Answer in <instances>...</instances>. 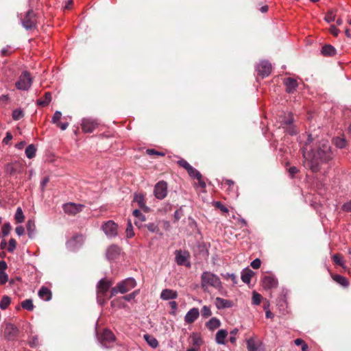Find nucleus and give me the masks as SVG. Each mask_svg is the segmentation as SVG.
Wrapping results in <instances>:
<instances>
[{
  "instance_id": "f257e3e1",
  "label": "nucleus",
  "mask_w": 351,
  "mask_h": 351,
  "mask_svg": "<svg viewBox=\"0 0 351 351\" xmlns=\"http://www.w3.org/2000/svg\"><path fill=\"white\" fill-rule=\"evenodd\" d=\"M334 157L330 145L327 140H322L317 152L311 149L309 152H304V166L313 172L319 171L320 163H327Z\"/></svg>"
},
{
  "instance_id": "f03ea898",
  "label": "nucleus",
  "mask_w": 351,
  "mask_h": 351,
  "mask_svg": "<svg viewBox=\"0 0 351 351\" xmlns=\"http://www.w3.org/2000/svg\"><path fill=\"white\" fill-rule=\"evenodd\" d=\"M113 284L112 280L101 278L97 284V303L103 306L107 301L106 295L110 288Z\"/></svg>"
},
{
  "instance_id": "7ed1b4c3",
  "label": "nucleus",
  "mask_w": 351,
  "mask_h": 351,
  "mask_svg": "<svg viewBox=\"0 0 351 351\" xmlns=\"http://www.w3.org/2000/svg\"><path fill=\"white\" fill-rule=\"evenodd\" d=\"M201 287L206 291L209 287L220 289L222 287L220 278L215 274L204 271L201 275Z\"/></svg>"
},
{
  "instance_id": "20e7f679",
  "label": "nucleus",
  "mask_w": 351,
  "mask_h": 351,
  "mask_svg": "<svg viewBox=\"0 0 351 351\" xmlns=\"http://www.w3.org/2000/svg\"><path fill=\"white\" fill-rule=\"evenodd\" d=\"M136 285V280L133 278H128L118 282L115 287L111 288L110 294L108 299L112 298L119 293H125L132 289L134 288Z\"/></svg>"
},
{
  "instance_id": "39448f33",
  "label": "nucleus",
  "mask_w": 351,
  "mask_h": 351,
  "mask_svg": "<svg viewBox=\"0 0 351 351\" xmlns=\"http://www.w3.org/2000/svg\"><path fill=\"white\" fill-rule=\"evenodd\" d=\"M33 83V78L27 71H24L20 75L15 83V86L20 90H28Z\"/></svg>"
},
{
  "instance_id": "423d86ee",
  "label": "nucleus",
  "mask_w": 351,
  "mask_h": 351,
  "mask_svg": "<svg viewBox=\"0 0 351 351\" xmlns=\"http://www.w3.org/2000/svg\"><path fill=\"white\" fill-rule=\"evenodd\" d=\"M23 27L27 30L36 29L37 26L36 14L32 9L28 10L24 17L21 19Z\"/></svg>"
},
{
  "instance_id": "0eeeda50",
  "label": "nucleus",
  "mask_w": 351,
  "mask_h": 351,
  "mask_svg": "<svg viewBox=\"0 0 351 351\" xmlns=\"http://www.w3.org/2000/svg\"><path fill=\"white\" fill-rule=\"evenodd\" d=\"M101 229L108 238H114L118 234V225L112 220L104 222Z\"/></svg>"
},
{
  "instance_id": "6e6552de",
  "label": "nucleus",
  "mask_w": 351,
  "mask_h": 351,
  "mask_svg": "<svg viewBox=\"0 0 351 351\" xmlns=\"http://www.w3.org/2000/svg\"><path fill=\"white\" fill-rule=\"evenodd\" d=\"M99 125V122L97 119L88 117L84 118L82 120V129L84 132L91 133L93 132Z\"/></svg>"
},
{
  "instance_id": "1a4fd4ad",
  "label": "nucleus",
  "mask_w": 351,
  "mask_h": 351,
  "mask_svg": "<svg viewBox=\"0 0 351 351\" xmlns=\"http://www.w3.org/2000/svg\"><path fill=\"white\" fill-rule=\"evenodd\" d=\"M258 75L265 78L270 75L271 72V64L267 60H262L256 66Z\"/></svg>"
},
{
  "instance_id": "9d476101",
  "label": "nucleus",
  "mask_w": 351,
  "mask_h": 351,
  "mask_svg": "<svg viewBox=\"0 0 351 351\" xmlns=\"http://www.w3.org/2000/svg\"><path fill=\"white\" fill-rule=\"evenodd\" d=\"M85 207L84 204L69 202L63 204L64 212L70 215H75L82 211Z\"/></svg>"
},
{
  "instance_id": "9b49d317",
  "label": "nucleus",
  "mask_w": 351,
  "mask_h": 351,
  "mask_svg": "<svg viewBox=\"0 0 351 351\" xmlns=\"http://www.w3.org/2000/svg\"><path fill=\"white\" fill-rule=\"evenodd\" d=\"M167 184L165 181L158 182L154 186V193L156 199H163L167 195Z\"/></svg>"
},
{
  "instance_id": "f8f14e48",
  "label": "nucleus",
  "mask_w": 351,
  "mask_h": 351,
  "mask_svg": "<svg viewBox=\"0 0 351 351\" xmlns=\"http://www.w3.org/2000/svg\"><path fill=\"white\" fill-rule=\"evenodd\" d=\"M19 333L18 328L13 324L8 323L6 324L4 336L8 340H13L15 339Z\"/></svg>"
},
{
  "instance_id": "ddd939ff",
  "label": "nucleus",
  "mask_w": 351,
  "mask_h": 351,
  "mask_svg": "<svg viewBox=\"0 0 351 351\" xmlns=\"http://www.w3.org/2000/svg\"><path fill=\"white\" fill-rule=\"evenodd\" d=\"M262 283L265 289H272L277 287L278 280L274 276H265L262 280Z\"/></svg>"
},
{
  "instance_id": "4468645a",
  "label": "nucleus",
  "mask_w": 351,
  "mask_h": 351,
  "mask_svg": "<svg viewBox=\"0 0 351 351\" xmlns=\"http://www.w3.org/2000/svg\"><path fill=\"white\" fill-rule=\"evenodd\" d=\"M293 123V114L291 113H289L288 117L283 121V125H285V128L287 133L292 136L295 135L297 134V130L295 128V125Z\"/></svg>"
},
{
  "instance_id": "2eb2a0df",
  "label": "nucleus",
  "mask_w": 351,
  "mask_h": 351,
  "mask_svg": "<svg viewBox=\"0 0 351 351\" xmlns=\"http://www.w3.org/2000/svg\"><path fill=\"white\" fill-rule=\"evenodd\" d=\"M189 254L182 252L181 250L176 252V261L178 265H186L190 267L191 264L188 262Z\"/></svg>"
},
{
  "instance_id": "dca6fc26",
  "label": "nucleus",
  "mask_w": 351,
  "mask_h": 351,
  "mask_svg": "<svg viewBox=\"0 0 351 351\" xmlns=\"http://www.w3.org/2000/svg\"><path fill=\"white\" fill-rule=\"evenodd\" d=\"M100 339L101 343L106 346L107 343H110L115 341V336L110 330L105 329L101 335Z\"/></svg>"
},
{
  "instance_id": "f3484780",
  "label": "nucleus",
  "mask_w": 351,
  "mask_h": 351,
  "mask_svg": "<svg viewBox=\"0 0 351 351\" xmlns=\"http://www.w3.org/2000/svg\"><path fill=\"white\" fill-rule=\"evenodd\" d=\"M199 315V309L197 308H192L185 315L184 321L186 324H192L198 318Z\"/></svg>"
},
{
  "instance_id": "a211bd4d",
  "label": "nucleus",
  "mask_w": 351,
  "mask_h": 351,
  "mask_svg": "<svg viewBox=\"0 0 351 351\" xmlns=\"http://www.w3.org/2000/svg\"><path fill=\"white\" fill-rule=\"evenodd\" d=\"M246 344L248 351H265L263 344L252 338L247 339Z\"/></svg>"
},
{
  "instance_id": "6ab92c4d",
  "label": "nucleus",
  "mask_w": 351,
  "mask_h": 351,
  "mask_svg": "<svg viewBox=\"0 0 351 351\" xmlns=\"http://www.w3.org/2000/svg\"><path fill=\"white\" fill-rule=\"evenodd\" d=\"M178 295V294L176 291L170 289H165L161 291L160 298L162 300H170L176 299Z\"/></svg>"
},
{
  "instance_id": "aec40b11",
  "label": "nucleus",
  "mask_w": 351,
  "mask_h": 351,
  "mask_svg": "<svg viewBox=\"0 0 351 351\" xmlns=\"http://www.w3.org/2000/svg\"><path fill=\"white\" fill-rule=\"evenodd\" d=\"M284 84L286 86V91L288 93H293L295 91L298 83L296 80L292 77H288L284 80Z\"/></svg>"
},
{
  "instance_id": "412c9836",
  "label": "nucleus",
  "mask_w": 351,
  "mask_h": 351,
  "mask_svg": "<svg viewBox=\"0 0 351 351\" xmlns=\"http://www.w3.org/2000/svg\"><path fill=\"white\" fill-rule=\"evenodd\" d=\"M121 249L118 245H112L107 249L106 257L109 260H113L119 255Z\"/></svg>"
},
{
  "instance_id": "4be33fe9",
  "label": "nucleus",
  "mask_w": 351,
  "mask_h": 351,
  "mask_svg": "<svg viewBox=\"0 0 351 351\" xmlns=\"http://www.w3.org/2000/svg\"><path fill=\"white\" fill-rule=\"evenodd\" d=\"M39 298L45 301H49L51 299V291L46 287H42L38 291Z\"/></svg>"
},
{
  "instance_id": "5701e85b",
  "label": "nucleus",
  "mask_w": 351,
  "mask_h": 351,
  "mask_svg": "<svg viewBox=\"0 0 351 351\" xmlns=\"http://www.w3.org/2000/svg\"><path fill=\"white\" fill-rule=\"evenodd\" d=\"M215 304L218 309H221L230 308L232 305V302L230 300L218 297L215 300Z\"/></svg>"
},
{
  "instance_id": "b1692460",
  "label": "nucleus",
  "mask_w": 351,
  "mask_h": 351,
  "mask_svg": "<svg viewBox=\"0 0 351 351\" xmlns=\"http://www.w3.org/2000/svg\"><path fill=\"white\" fill-rule=\"evenodd\" d=\"M134 202L137 203L138 206L145 210H148V208L145 205V196L142 193H136L134 195V200H133Z\"/></svg>"
},
{
  "instance_id": "393cba45",
  "label": "nucleus",
  "mask_w": 351,
  "mask_h": 351,
  "mask_svg": "<svg viewBox=\"0 0 351 351\" xmlns=\"http://www.w3.org/2000/svg\"><path fill=\"white\" fill-rule=\"evenodd\" d=\"M227 336L228 331L225 329H221L216 334L215 341L218 344L224 345Z\"/></svg>"
},
{
  "instance_id": "a878e982",
  "label": "nucleus",
  "mask_w": 351,
  "mask_h": 351,
  "mask_svg": "<svg viewBox=\"0 0 351 351\" xmlns=\"http://www.w3.org/2000/svg\"><path fill=\"white\" fill-rule=\"evenodd\" d=\"M332 278L335 282L340 285L344 288H346L349 286V281L348 278L346 277L341 276L339 274H332Z\"/></svg>"
},
{
  "instance_id": "bb28decb",
  "label": "nucleus",
  "mask_w": 351,
  "mask_h": 351,
  "mask_svg": "<svg viewBox=\"0 0 351 351\" xmlns=\"http://www.w3.org/2000/svg\"><path fill=\"white\" fill-rule=\"evenodd\" d=\"M51 101V94L50 92H46L43 97L37 100L36 104L39 106H47Z\"/></svg>"
},
{
  "instance_id": "cd10ccee",
  "label": "nucleus",
  "mask_w": 351,
  "mask_h": 351,
  "mask_svg": "<svg viewBox=\"0 0 351 351\" xmlns=\"http://www.w3.org/2000/svg\"><path fill=\"white\" fill-rule=\"evenodd\" d=\"M321 53L324 56H333L336 54V49L331 45H325L322 47Z\"/></svg>"
},
{
  "instance_id": "c85d7f7f",
  "label": "nucleus",
  "mask_w": 351,
  "mask_h": 351,
  "mask_svg": "<svg viewBox=\"0 0 351 351\" xmlns=\"http://www.w3.org/2000/svg\"><path fill=\"white\" fill-rule=\"evenodd\" d=\"M206 326L210 330L213 331L221 326V322L216 317H212L206 322Z\"/></svg>"
},
{
  "instance_id": "c756f323",
  "label": "nucleus",
  "mask_w": 351,
  "mask_h": 351,
  "mask_svg": "<svg viewBox=\"0 0 351 351\" xmlns=\"http://www.w3.org/2000/svg\"><path fill=\"white\" fill-rule=\"evenodd\" d=\"M254 274V273L251 269H246L243 270L241 277L242 281L246 284H249Z\"/></svg>"
},
{
  "instance_id": "7c9ffc66",
  "label": "nucleus",
  "mask_w": 351,
  "mask_h": 351,
  "mask_svg": "<svg viewBox=\"0 0 351 351\" xmlns=\"http://www.w3.org/2000/svg\"><path fill=\"white\" fill-rule=\"evenodd\" d=\"M333 144L339 149H343L346 147L347 141L345 138L337 136L332 139Z\"/></svg>"
},
{
  "instance_id": "2f4dec72",
  "label": "nucleus",
  "mask_w": 351,
  "mask_h": 351,
  "mask_svg": "<svg viewBox=\"0 0 351 351\" xmlns=\"http://www.w3.org/2000/svg\"><path fill=\"white\" fill-rule=\"evenodd\" d=\"M332 259L335 264L338 265L342 267L343 269H346V266L345 265V262L343 261V256L339 254H335L332 256Z\"/></svg>"
},
{
  "instance_id": "473e14b6",
  "label": "nucleus",
  "mask_w": 351,
  "mask_h": 351,
  "mask_svg": "<svg viewBox=\"0 0 351 351\" xmlns=\"http://www.w3.org/2000/svg\"><path fill=\"white\" fill-rule=\"evenodd\" d=\"M25 152L27 158L32 159L36 156V148L34 145L30 144L26 147Z\"/></svg>"
},
{
  "instance_id": "72a5a7b5",
  "label": "nucleus",
  "mask_w": 351,
  "mask_h": 351,
  "mask_svg": "<svg viewBox=\"0 0 351 351\" xmlns=\"http://www.w3.org/2000/svg\"><path fill=\"white\" fill-rule=\"evenodd\" d=\"M27 230L28 232V235L30 238H32L34 236L35 230H36V226L34 220L29 219L26 224Z\"/></svg>"
},
{
  "instance_id": "f704fd0d",
  "label": "nucleus",
  "mask_w": 351,
  "mask_h": 351,
  "mask_svg": "<svg viewBox=\"0 0 351 351\" xmlns=\"http://www.w3.org/2000/svg\"><path fill=\"white\" fill-rule=\"evenodd\" d=\"M144 338L147 343L153 348H156L158 346L157 339L149 335H145Z\"/></svg>"
},
{
  "instance_id": "c9c22d12",
  "label": "nucleus",
  "mask_w": 351,
  "mask_h": 351,
  "mask_svg": "<svg viewBox=\"0 0 351 351\" xmlns=\"http://www.w3.org/2000/svg\"><path fill=\"white\" fill-rule=\"evenodd\" d=\"M21 306L23 308L26 309L29 311H32L34 308L33 301L31 299H27L21 302Z\"/></svg>"
},
{
  "instance_id": "e433bc0d",
  "label": "nucleus",
  "mask_w": 351,
  "mask_h": 351,
  "mask_svg": "<svg viewBox=\"0 0 351 351\" xmlns=\"http://www.w3.org/2000/svg\"><path fill=\"white\" fill-rule=\"evenodd\" d=\"M14 219L17 223H22L24 221L25 216L21 207L17 208L14 215Z\"/></svg>"
},
{
  "instance_id": "4c0bfd02",
  "label": "nucleus",
  "mask_w": 351,
  "mask_h": 351,
  "mask_svg": "<svg viewBox=\"0 0 351 351\" xmlns=\"http://www.w3.org/2000/svg\"><path fill=\"white\" fill-rule=\"evenodd\" d=\"M11 302V299L8 295H3L0 301V308L6 309Z\"/></svg>"
},
{
  "instance_id": "58836bf2",
  "label": "nucleus",
  "mask_w": 351,
  "mask_h": 351,
  "mask_svg": "<svg viewBox=\"0 0 351 351\" xmlns=\"http://www.w3.org/2000/svg\"><path fill=\"white\" fill-rule=\"evenodd\" d=\"M12 119L14 121H18L24 117V112L21 108L15 109L12 111Z\"/></svg>"
},
{
  "instance_id": "ea45409f",
  "label": "nucleus",
  "mask_w": 351,
  "mask_h": 351,
  "mask_svg": "<svg viewBox=\"0 0 351 351\" xmlns=\"http://www.w3.org/2000/svg\"><path fill=\"white\" fill-rule=\"evenodd\" d=\"M294 343L296 346H301L302 351H308V346L303 339L300 338L296 339Z\"/></svg>"
},
{
  "instance_id": "a19ab883",
  "label": "nucleus",
  "mask_w": 351,
  "mask_h": 351,
  "mask_svg": "<svg viewBox=\"0 0 351 351\" xmlns=\"http://www.w3.org/2000/svg\"><path fill=\"white\" fill-rule=\"evenodd\" d=\"M221 276L226 280H231L233 285H236L237 283V276L234 274H221Z\"/></svg>"
},
{
  "instance_id": "79ce46f5",
  "label": "nucleus",
  "mask_w": 351,
  "mask_h": 351,
  "mask_svg": "<svg viewBox=\"0 0 351 351\" xmlns=\"http://www.w3.org/2000/svg\"><path fill=\"white\" fill-rule=\"evenodd\" d=\"M187 173L192 178L194 179L199 178L201 177L200 172L193 167H191V169L187 171Z\"/></svg>"
},
{
  "instance_id": "37998d69",
  "label": "nucleus",
  "mask_w": 351,
  "mask_h": 351,
  "mask_svg": "<svg viewBox=\"0 0 351 351\" xmlns=\"http://www.w3.org/2000/svg\"><path fill=\"white\" fill-rule=\"evenodd\" d=\"M262 298H263L261 294L258 293L256 291H254L252 295V303L254 305H259Z\"/></svg>"
},
{
  "instance_id": "c03bdc74",
  "label": "nucleus",
  "mask_w": 351,
  "mask_h": 351,
  "mask_svg": "<svg viewBox=\"0 0 351 351\" xmlns=\"http://www.w3.org/2000/svg\"><path fill=\"white\" fill-rule=\"evenodd\" d=\"M125 232H126V236L128 238H132L134 236V230H133V226L132 225V223H131V221L129 220L128 222V226H127V228H126V230H125Z\"/></svg>"
},
{
  "instance_id": "a18cd8bd",
  "label": "nucleus",
  "mask_w": 351,
  "mask_h": 351,
  "mask_svg": "<svg viewBox=\"0 0 351 351\" xmlns=\"http://www.w3.org/2000/svg\"><path fill=\"white\" fill-rule=\"evenodd\" d=\"M110 304L112 308H121L123 307L121 298H119L112 300Z\"/></svg>"
},
{
  "instance_id": "49530a36",
  "label": "nucleus",
  "mask_w": 351,
  "mask_h": 351,
  "mask_svg": "<svg viewBox=\"0 0 351 351\" xmlns=\"http://www.w3.org/2000/svg\"><path fill=\"white\" fill-rule=\"evenodd\" d=\"M177 164L183 167L186 171L191 169L192 167L186 160L183 158H180L177 161Z\"/></svg>"
},
{
  "instance_id": "de8ad7c7",
  "label": "nucleus",
  "mask_w": 351,
  "mask_h": 351,
  "mask_svg": "<svg viewBox=\"0 0 351 351\" xmlns=\"http://www.w3.org/2000/svg\"><path fill=\"white\" fill-rule=\"evenodd\" d=\"M201 315L204 318L211 316L212 312L210 307L208 306H204L201 309Z\"/></svg>"
},
{
  "instance_id": "09e8293b",
  "label": "nucleus",
  "mask_w": 351,
  "mask_h": 351,
  "mask_svg": "<svg viewBox=\"0 0 351 351\" xmlns=\"http://www.w3.org/2000/svg\"><path fill=\"white\" fill-rule=\"evenodd\" d=\"M325 21L328 23H330L335 21V13L333 10H330L327 12L325 16Z\"/></svg>"
},
{
  "instance_id": "8fccbe9b",
  "label": "nucleus",
  "mask_w": 351,
  "mask_h": 351,
  "mask_svg": "<svg viewBox=\"0 0 351 351\" xmlns=\"http://www.w3.org/2000/svg\"><path fill=\"white\" fill-rule=\"evenodd\" d=\"M145 227L148 229L149 231L152 232H158L159 228L157 224L154 223H149L145 225Z\"/></svg>"
},
{
  "instance_id": "3c124183",
  "label": "nucleus",
  "mask_w": 351,
  "mask_h": 351,
  "mask_svg": "<svg viewBox=\"0 0 351 351\" xmlns=\"http://www.w3.org/2000/svg\"><path fill=\"white\" fill-rule=\"evenodd\" d=\"M146 153L149 156H164L165 155L164 152L156 151L154 149H147Z\"/></svg>"
},
{
  "instance_id": "603ef678",
  "label": "nucleus",
  "mask_w": 351,
  "mask_h": 351,
  "mask_svg": "<svg viewBox=\"0 0 351 351\" xmlns=\"http://www.w3.org/2000/svg\"><path fill=\"white\" fill-rule=\"evenodd\" d=\"M133 215L136 217L138 219H139L140 221H145V215L141 213V211L138 209H135L133 211Z\"/></svg>"
},
{
  "instance_id": "864d4df0",
  "label": "nucleus",
  "mask_w": 351,
  "mask_h": 351,
  "mask_svg": "<svg viewBox=\"0 0 351 351\" xmlns=\"http://www.w3.org/2000/svg\"><path fill=\"white\" fill-rule=\"evenodd\" d=\"M138 291H134L132 293H130L126 295L121 297L122 300H125L126 301H131L132 300H134L136 298V296L138 295Z\"/></svg>"
},
{
  "instance_id": "5fc2aeb1",
  "label": "nucleus",
  "mask_w": 351,
  "mask_h": 351,
  "mask_svg": "<svg viewBox=\"0 0 351 351\" xmlns=\"http://www.w3.org/2000/svg\"><path fill=\"white\" fill-rule=\"evenodd\" d=\"M215 206L216 208H219L223 213H228L229 212L228 208L223 204L221 202H215Z\"/></svg>"
},
{
  "instance_id": "6e6d98bb",
  "label": "nucleus",
  "mask_w": 351,
  "mask_h": 351,
  "mask_svg": "<svg viewBox=\"0 0 351 351\" xmlns=\"http://www.w3.org/2000/svg\"><path fill=\"white\" fill-rule=\"evenodd\" d=\"M11 230V226L9 223H5L3 225L1 228V232L3 236H7L9 234Z\"/></svg>"
},
{
  "instance_id": "4d7b16f0",
  "label": "nucleus",
  "mask_w": 351,
  "mask_h": 351,
  "mask_svg": "<svg viewBox=\"0 0 351 351\" xmlns=\"http://www.w3.org/2000/svg\"><path fill=\"white\" fill-rule=\"evenodd\" d=\"M16 247V241L14 239H10L9 241L8 251L9 252H13Z\"/></svg>"
},
{
  "instance_id": "13d9d810",
  "label": "nucleus",
  "mask_w": 351,
  "mask_h": 351,
  "mask_svg": "<svg viewBox=\"0 0 351 351\" xmlns=\"http://www.w3.org/2000/svg\"><path fill=\"white\" fill-rule=\"evenodd\" d=\"M313 138L311 134H308V138L305 142V145L304 147L302 148V153L304 154V152H305L306 153H308V152H307V149H308V146L313 141Z\"/></svg>"
},
{
  "instance_id": "bf43d9fd",
  "label": "nucleus",
  "mask_w": 351,
  "mask_h": 351,
  "mask_svg": "<svg viewBox=\"0 0 351 351\" xmlns=\"http://www.w3.org/2000/svg\"><path fill=\"white\" fill-rule=\"evenodd\" d=\"M183 215V210L182 207H180L179 209L176 210L174 213L173 217H174V221H178L180 219Z\"/></svg>"
},
{
  "instance_id": "052dcab7",
  "label": "nucleus",
  "mask_w": 351,
  "mask_h": 351,
  "mask_svg": "<svg viewBox=\"0 0 351 351\" xmlns=\"http://www.w3.org/2000/svg\"><path fill=\"white\" fill-rule=\"evenodd\" d=\"M62 117V113L60 111H56L53 114V116L52 117V123L54 124H57L58 122H60V119Z\"/></svg>"
},
{
  "instance_id": "680f3d73",
  "label": "nucleus",
  "mask_w": 351,
  "mask_h": 351,
  "mask_svg": "<svg viewBox=\"0 0 351 351\" xmlns=\"http://www.w3.org/2000/svg\"><path fill=\"white\" fill-rule=\"evenodd\" d=\"M239 330L237 328H234L232 330L230 331V341L232 343H234L236 342V335L238 333Z\"/></svg>"
},
{
  "instance_id": "e2e57ef3",
  "label": "nucleus",
  "mask_w": 351,
  "mask_h": 351,
  "mask_svg": "<svg viewBox=\"0 0 351 351\" xmlns=\"http://www.w3.org/2000/svg\"><path fill=\"white\" fill-rule=\"evenodd\" d=\"M38 344V339L36 336L32 337L29 341V345L32 348L36 347Z\"/></svg>"
},
{
  "instance_id": "0e129e2a",
  "label": "nucleus",
  "mask_w": 351,
  "mask_h": 351,
  "mask_svg": "<svg viewBox=\"0 0 351 351\" xmlns=\"http://www.w3.org/2000/svg\"><path fill=\"white\" fill-rule=\"evenodd\" d=\"M261 261L259 258H256L252 261L250 265L253 269H258L261 267Z\"/></svg>"
},
{
  "instance_id": "69168bd1",
  "label": "nucleus",
  "mask_w": 351,
  "mask_h": 351,
  "mask_svg": "<svg viewBox=\"0 0 351 351\" xmlns=\"http://www.w3.org/2000/svg\"><path fill=\"white\" fill-rule=\"evenodd\" d=\"M8 280V276L5 273H0V285H5Z\"/></svg>"
},
{
  "instance_id": "338daca9",
  "label": "nucleus",
  "mask_w": 351,
  "mask_h": 351,
  "mask_svg": "<svg viewBox=\"0 0 351 351\" xmlns=\"http://www.w3.org/2000/svg\"><path fill=\"white\" fill-rule=\"evenodd\" d=\"M12 138V135L10 132H7L5 136L3 139V143L8 145Z\"/></svg>"
},
{
  "instance_id": "774afa93",
  "label": "nucleus",
  "mask_w": 351,
  "mask_h": 351,
  "mask_svg": "<svg viewBox=\"0 0 351 351\" xmlns=\"http://www.w3.org/2000/svg\"><path fill=\"white\" fill-rule=\"evenodd\" d=\"M342 210L346 212H351V200L343 204Z\"/></svg>"
}]
</instances>
